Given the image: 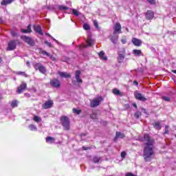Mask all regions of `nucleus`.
Returning a JSON list of instances; mask_svg holds the SVG:
<instances>
[{"label": "nucleus", "mask_w": 176, "mask_h": 176, "mask_svg": "<svg viewBox=\"0 0 176 176\" xmlns=\"http://www.w3.org/2000/svg\"><path fill=\"white\" fill-rule=\"evenodd\" d=\"M118 39H119V36L116 34H113L111 36L110 40L111 41L112 43H117Z\"/></svg>", "instance_id": "obj_18"}, {"label": "nucleus", "mask_w": 176, "mask_h": 176, "mask_svg": "<svg viewBox=\"0 0 176 176\" xmlns=\"http://www.w3.org/2000/svg\"><path fill=\"white\" fill-rule=\"evenodd\" d=\"M0 100H2V96H0Z\"/></svg>", "instance_id": "obj_56"}, {"label": "nucleus", "mask_w": 176, "mask_h": 176, "mask_svg": "<svg viewBox=\"0 0 176 176\" xmlns=\"http://www.w3.org/2000/svg\"><path fill=\"white\" fill-rule=\"evenodd\" d=\"M33 67L36 71H39L41 74H45L46 72V67L41 63H34Z\"/></svg>", "instance_id": "obj_3"}, {"label": "nucleus", "mask_w": 176, "mask_h": 176, "mask_svg": "<svg viewBox=\"0 0 176 176\" xmlns=\"http://www.w3.org/2000/svg\"><path fill=\"white\" fill-rule=\"evenodd\" d=\"M14 49H16V41H12L8 43L7 50H14Z\"/></svg>", "instance_id": "obj_13"}, {"label": "nucleus", "mask_w": 176, "mask_h": 176, "mask_svg": "<svg viewBox=\"0 0 176 176\" xmlns=\"http://www.w3.org/2000/svg\"><path fill=\"white\" fill-rule=\"evenodd\" d=\"M41 54H43L44 56H47L48 57L49 56H50V54L47 53L46 51H42Z\"/></svg>", "instance_id": "obj_40"}, {"label": "nucleus", "mask_w": 176, "mask_h": 176, "mask_svg": "<svg viewBox=\"0 0 176 176\" xmlns=\"http://www.w3.org/2000/svg\"><path fill=\"white\" fill-rule=\"evenodd\" d=\"M29 129H30V130H31L32 131H36V130H37L36 126H35V125H34V124H30V125H29Z\"/></svg>", "instance_id": "obj_30"}, {"label": "nucleus", "mask_w": 176, "mask_h": 176, "mask_svg": "<svg viewBox=\"0 0 176 176\" xmlns=\"http://www.w3.org/2000/svg\"><path fill=\"white\" fill-rule=\"evenodd\" d=\"M116 34H122V25L120 23H116L113 27V35H116Z\"/></svg>", "instance_id": "obj_6"}, {"label": "nucleus", "mask_w": 176, "mask_h": 176, "mask_svg": "<svg viewBox=\"0 0 176 176\" xmlns=\"http://www.w3.org/2000/svg\"><path fill=\"white\" fill-rule=\"evenodd\" d=\"M134 108H137V104L134 103L133 104Z\"/></svg>", "instance_id": "obj_52"}, {"label": "nucleus", "mask_w": 176, "mask_h": 176, "mask_svg": "<svg viewBox=\"0 0 176 176\" xmlns=\"http://www.w3.org/2000/svg\"><path fill=\"white\" fill-rule=\"evenodd\" d=\"M83 28H84V30L87 31V30H90V25H89V24H87V23H85L83 25Z\"/></svg>", "instance_id": "obj_34"}, {"label": "nucleus", "mask_w": 176, "mask_h": 176, "mask_svg": "<svg viewBox=\"0 0 176 176\" xmlns=\"http://www.w3.org/2000/svg\"><path fill=\"white\" fill-rule=\"evenodd\" d=\"M22 41L28 43V45H30V46H34L35 45V42L32 38L30 37H28L27 36H22L21 37Z\"/></svg>", "instance_id": "obj_5"}, {"label": "nucleus", "mask_w": 176, "mask_h": 176, "mask_svg": "<svg viewBox=\"0 0 176 176\" xmlns=\"http://www.w3.org/2000/svg\"><path fill=\"white\" fill-rule=\"evenodd\" d=\"M118 138H124V134L120 132H116L115 140H118Z\"/></svg>", "instance_id": "obj_23"}, {"label": "nucleus", "mask_w": 176, "mask_h": 176, "mask_svg": "<svg viewBox=\"0 0 176 176\" xmlns=\"http://www.w3.org/2000/svg\"><path fill=\"white\" fill-rule=\"evenodd\" d=\"M2 62V58L0 57V63Z\"/></svg>", "instance_id": "obj_54"}, {"label": "nucleus", "mask_w": 176, "mask_h": 176, "mask_svg": "<svg viewBox=\"0 0 176 176\" xmlns=\"http://www.w3.org/2000/svg\"><path fill=\"white\" fill-rule=\"evenodd\" d=\"M154 16H155V14L153 13V12L151 10L147 11L146 14V18L148 20H152V19H153Z\"/></svg>", "instance_id": "obj_15"}, {"label": "nucleus", "mask_w": 176, "mask_h": 176, "mask_svg": "<svg viewBox=\"0 0 176 176\" xmlns=\"http://www.w3.org/2000/svg\"><path fill=\"white\" fill-rule=\"evenodd\" d=\"M75 78L78 83H82L83 80L80 78V70H77L76 72Z\"/></svg>", "instance_id": "obj_14"}, {"label": "nucleus", "mask_w": 176, "mask_h": 176, "mask_svg": "<svg viewBox=\"0 0 176 176\" xmlns=\"http://www.w3.org/2000/svg\"><path fill=\"white\" fill-rule=\"evenodd\" d=\"M149 3H151V5H155V0H147Z\"/></svg>", "instance_id": "obj_43"}, {"label": "nucleus", "mask_w": 176, "mask_h": 176, "mask_svg": "<svg viewBox=\"0 0 176 176\" xmlns=\"http://www.w3.org/2000/svg\"><path fill=\"white\" fill-rule=\"evenodd\" d=\"M58 9H60V10H68V7L64 6H60L58 7Z\"/></svg>", "instance_id": "obj_33"}, {"label": "nucleus", "mask_w": 176, "mask_h": 176, "mask_svg": "<svg viewBox=\"0 0 176 176\" xmlns=\"http://www.w3.org/2000/svg\"><path fill=\"white\" fill-rule=\"evenodd\" d=\"M133 85H135L136 86H138V82L137 81H133Z\"/></svg>", "instance_id": "obj_49"}, {"label": "nucleus", "mask_w": 176, "mask_h": 176, "mask_svg": "<svg viewBox=\"0 0 176 176\" xmlns=\"http://www.w3.org/2000/svg\"><path fill=\"white\" fill-rule=\"evenodd\" d=\"M60 123H62L65 130H69V119L67 116H62L60 118Z\"/></svg>", "instance_id": "obj_2"}, {"label": "nucleus", "mask_w": 176, "mask_h": 176, "mask_svg": "<svg viewBox=\"0 0 176 176\" xmlns=\"http://www.w3.org/2000/svg\"><path fill=\"white\" fill-rule=\"evenodd\" d=\"M94 162V163H98V162H100V157H94L93 158Z\"/></svg>", "instance_id": "obj_37"}, {"label": "nucleus", "mask_w": 176, "mask_h": 176, "mask_svg": "<svg viewBox=\"0 0 176 176\" xmlns=\"http://www.w3.org/2000/svg\"><path fill=\"white\" fill-rule=\"evenodd\" d=\"M50 85L52 86V87H55L56 89H58V87L60 86V81L57 80V78L51 80Z\"/></svg>", "instance_id": "obj_7"}, {"label": "nucleus", "mask_w": 176, "mask_h": 176, "mask_svg": "<svg viewBox=\"0 0 176 176\" xmlns=\"http://www.w3.org/2000/svg\"><path fill=\"white\" fill-rule=\"evenodd\" d=\"M11 34L12 36H16V35H17V33L14 32V31H12Z\"/></svg>", "instance_id": "obj_46"}, {"label": "nucleus", "mask_w": 176, "mask_h": 176, "mask_svg": "<svg viewBox=\"0 0 176 176\" xmlns=\"http://www.w3.org/2000/svg\"><path fill=\"white\" fill-rule=\"evenodd\" d=\"M121 42H122V43L123 45H124V44L126 43V38H122V39L121 40Z\"/></svg>", "instance_id": "obj_45"}, {"label": "nucleus", "mask_w": 176, "mask_h": 176, "mask_svg": "<svg viewBox=\"0 0 176 176\" xmlns=\"http://www.w3.org/2000/svg\"><path fill=\"white\" fill-rule=\"evenodd\" d=\"M51 38H52V39H53V41H54V42H56V43H58V41L57 40H56V38H53V36Z\"/></svg>", "instance_id": "obj_48"}, {"label": "nucleus", "mask_w": 176, "mask_h": 176, "mask_svg": "<svg viewBox=\"0 0 176 176\" xmlns=\"http://www.w3.org/2000/svg\"><path fill=\"white\" fill-rule=\"evenodd\" d=\"M153 125L155 127V129H156V130H160V129H162V125L160 124V122H155L153 123Z\"/></svg>", "instance_id": "obj_21"}, {"label": "nucleus", "mask_w": 176, "mask_h": 176, "mask_svg": "<svg viewBox=\"0 0 176 176\" xmlns=\"http://www.w3.org/2000/svg\"><path fill=\"white\" fill-rule=\"evenodd\" d=\"M13 1L14 0H3L1 2V4L3 6H6V5H9V3H11L13 2Z\"/></svg>", "instance_id": "obj_22"}, {"label": "nucleus", "mask_w": 176, "mask_h": 176, "mask_svg": "<svg viewBox=\"0 0 176 176\" xmlns=\"http://www.w3.org/2000/svg\"><path fill=\"white\" fill-rule=\"evenodd\" d=\"M99 57L101 60H103V61H107V58L105 56V52H104V51L99 52Z\"/></svg>", "instance_id": "obj_20"}, {"label": "nucleus", "mask_w": 176, "mask_h": 176, "mask_svg": "<svg viewBox=\"0 0 176 176\" xmlns=\"http://www.w3.org/2000/svg\"><path fill=\"white\" fill-rule=\"evenodd\" d=\"M91 119H96V114L93 113L91 115Z\"/></svg>", "instance_id": "obj_47"}, {"label": "nucleus", "mask_w": 176, "mask_h": 176, "mask_svg": "<svg viewBox=\"0 0 176 176\" xmlns=\"http://www.w3.org/2000/svg\"><path fill=\"white\" fill-rule=\"evenodd\" d=\"M25 89H27V83L22 82L21 85L17 88L16 93H18V94H21L23 91L25 90Z\"/></svg>", "instance_id": "obj_8"}, {"label": "nucleus", "mask_w": 176, "mask_h": 176, "mask_svg": "<svg viewBox=\"0 0 176 176\" xmlns=\"http://www.w3.org/2000/svg\"><path fill=\"white\" fill-rule=\"evenodd\" d=\"M113 93L116 96H119V94H120V91H119V89H113Z\"/></svg>", "instance_id": "obj_32"}, {"label": "nucleus", "mask_w": 176, "mask_h": 176, "mask_svg": "<svg viewBox=\"0 0 176 176\" xmlns=\"http://www.w3.org/2000/svg\"><path fill=\"white\" fill-rule=\"evenodd\" d=\"M12 108H16L19 105V101L17 100H12L10 104Z\"/></svg>", "instance_id": "obj_25"}, {"label": "nucleus", "mask_w": 176, "mask_h": 176, "mask_svg": "<svg viewBox=\"0 0 176 176\" xmlns=\"http://www.w3.org/2000/svg\"><path fill=\"white\" fill-rule=\"evenodd\" d=\"M44 43L47 45V46H49V47H52V43L45 41Z\"/></svg>", "instance_id": "obj_41"}, {"label": "nucleus", "mask_w": 176, "mask_h": 176, "mask_svg": "<svg viewBox=\"0 0 176 176\" xmlns=\"http://www.w3.org/2000/svg\"><path fill=\"white\" fill-rule=\"evenodd\" d=\"M162 98L164 100V101H170V97L168 96H162Z\"/></svg>", "instance_id": "obj_39"}, {"label": "nucleus", "mask_w": 176, "mask_h": 176, "mask_svg": "<svg viewBox=\"0 0 176 176\" xmlns=\"http://www.w3.org/2000/svg\"><path fill=\"white\" fill-rule=\"evenodd\" d=\"M87 45H80V49H83L84 47H87V46H93V45H94V40L89 37L87 39Z\"/></svg>", "instance_id": "obj_11"}, {"label": "nucleus", "mask_w": 176, "mask_h": 176, "mask_svg": "<svg viewBox=\"0 0 176 176\" xmlns=\"http://www.w3.org/2000/svg\"><path fill=\"white\" fill-rule=\"evenodd\" d=\"M0 23H1V19H0Z\"/></svg>", "instance_id": "obj_58"}, {"label": "nucleus", "mask_w": 176, "mask_h": 176, "mask_svg": "<svg viewBox=\"0 0 176 176\" xmlns=\"http://www.w3.org/2000/svg\"><path fill=\"white\" fill-rule=\"evenodd\" d=\"M142 141L144 143V149L143 152V156H144L145 162H150L151 157L154 154L153 145L155 140L151 139V137L148 134H145Z\"/></svg>", "instance_id": "obj_1"}, {"label": "nucleus", "mask_w": 176, "mask_h": 176, "mask_svg": "<svg viewBox=\"0 0 176 176\" xmlns=\"http://www.w3.org/2000/svg\"><path fill=\"white\" fill-rule=\"evenodd\" d=\"M127 154L124 152V151H122V153H121V157H122V159H124L125 157H126V155Z\"/></svg>", "instance_id": "obj_42"}, {"label": "nucleus", "mask_w": 176, "mask_h": 176, "mask_svg": "<svg viewBox=\"0 0 176 176\" xmlns=\"http://www.w3.org/2000/svg\"><path fill=\"white\" fill-rule=\"evenodd\" d=\"M27 65H30V62H27Z\"/></svg>", "instance_id": "obj_55"}, {"label": "nucleus", "mask_w": 176, "mask_h": 176, "mask_svg": "<svg viewBox=\"0 0 176 176\" xmlns=\"http://www.w3.org/2000/svg\"><path fill=\"white\" fill-rule=\"evenodd\" d=\"M133 54H134V56H138L139 57L140 56H144V54H142V51H141V50H133Z\"/></svg>", "instance_id": "obj_19"}, {"label": "nucleus", "mask_w": 176, "mask_h": 176, "mask_svg": "<svg viewBox=\"0 0 176 176\" xmlns=\"http://www.w3.org/2000/svg\"><path fill=\"white\" fill-rule=\"evenodd\" d=\"M126 31H129V29H128V28H126Z\"/></svg>", "instance_id": "obj_57"}, {"label": "nucleus", "mask_w": 176, "mask_h": 176, "mask_svg": "<svg viewBox=\"0 0 176 176\" xmlns=\"http://www.w3.org/2000/svg\"><path fill=\"white\" fill-rule=\"evenodd\" d=\"M170 129V126H168V125L165 126V131H164V134H168V129Z\"/></svg>", "instance_id": "obj_38"}, {"label": "nucleus", "mask_w": 176, "mask_h": 176, "mask_svg": "<svg viewBox=\"0 0 176 176\" xmlns=\"http://www.w3.org/2000/svg\"><path fill=\"white\" fill-rule=\"evenodd\" d=\"M141 112L137 111L136 113H135V118H136V119H138L141 116Z\"/></svg>", "instance_id": "obj_35"}, {"label": "nucleus", "mask_w": 176, "mask_h": 176, "mask_svg": "<svg viewBox=\"0 0 176 176\" xmlns=\"http://www.w3.org/2000/svg\"><path fill=\"white\" fill-rule=\"evenodd\" d=\"M33 120L36 123H39V122H42V118L38 116H35L33 118Z\"/></svg>", "instance_id": "obj_28"}, {"label": "nucleus", "mask_w": 176, "mask_h": 176, "mask_svg": "<svg viewBox=\"0 0 176 176\" xmlns=\"http://www.w3.org/2000/svg\"><path fill=\"white\" fill-rule=\"evenodd\" d=\"M172 72H173V74H176V69L175 70H172Z\"/></svg>", "instance_id": "obj_53"}, {"label": "nucleus", "mask_w": 176, "mask_h": 176, "mask_svg": "<svg viewBox=\"0 0 176 176\" xmlns=\"http://www.w3.org/2000/svg\"><path fill=\"white\" fill-rule=\"evenodd\" d=\"M72 12H73V14H74V16H79V11H78L75 9H73Z\"/></svg>", "instance_id": "obj_36"}, {"label": "nucleus", "mask_w": 176, "mask_h": 176, "mask_svg": "<svg viewBox=\"0 0 176 176\" xmlns=\"http://www.w3.org/2000/svg\"><path fill=\"white\" fill-rule=\"evenodd\" d=\"M118 63H122L124 60V54H120L118 57Z\"/></svg>", "instance_id": "obj_27"}, {"label": "nucleus", "mask_w": 176, "mask_h": 176, "mask_svg": "<svg viewBox=\"0 0 176 176\" xmlns=\"http://www.w3.org/2000/svg\"><path fill=\"white\" fill-rule=\"evenodd\" d=\"M34 30L35 32H37L40 35H43V32L42 31V29L41 28V26L34 25Z\"/></svg>", "instance_id": "obj_16"}, {"label": "nucleus", "mask_w": 176, "mask_h": 176, "mask_svg": "<svg viewBox=\"0 0 176 176\" xmlns=\"http://www.w3.org/2000/svg\"><path fill=\"white\" fill-rule=\"evenodd\" d=\"M21 32H23L24 34H28V32H31L32 30H31V25H29L28 26V30L21 29Z\"/></svg>", "instance_id": "obj_24"}, {"label": "nucleus", "mask_w": 176, "mask_h": 176, "mask_svg": "<svg viewBox=\"0 0 176 176\" xmlns=\"http://www.w3.org/2000/svg\"><path fill=\"white\" fill-rule=\"evenodd\" d=\"M135 97L136 100H139V101H142L143 102L147 100L146 98L140 93H135Z\"/></svg>", "instance_id": "obj_10"}, {"label": "nucleus", "mask_w": 176, "mask_h": 176, "mask_svg": "<svg viewBox=\"0 0 176 176\" xmlns=\"http://www.w3.org/2000/svg\"><path fill=\"white\" fill-rule=\"evenodd\" d=\"M53 100H48L42 104V108L43 109H49V108H52L53 107Z\"/></svg>", "instance_id": "obj_9"}, {"label": "nucleus", "mask_w": 176, "mask_h": 176, "mask_svg": "<svg viewBox=\"0 0 176 176\" xmlns=\"http://www.w3.org/2000/svg\"><path fill=\"white\" fill-rule=\"evenodd\" d=\"M54 141H56L54 138L48 137L46 138V142H48L49 144H53V142H54Z\"/></svg>", "instance_id": "obj_26"}, {"label": "nucleus", "mask_w": 176, "mask_h": 176, "mask_svg": "<svg viewBox=\"0 0 176 176\" xmlns=\"http://www.w3.org/2000/svg\"><path fill=\"white\" fill-rule=\"evenodd\" d=\"M102 101V97L100 96L96 98L91 101V107L92 108H96V107H98L100 105V102Z\"/></svg>", "instance_id": "obj_4"}, {"label": "nucleus", "mask_w": 176, "mask_h": 176, "mask_svg": "<svg viewBox=\"0 0 176 176\" xmlns=\"http://www.w3.org/2000/svg\"><path fill=\"white\" fill-rule=\"evenodd\" d=\"M16 75H21L22 76H25V78H28V75L25 74L24 72H16Z\"/></svg>", "instance_id": "obj_29"}, {"label": "nucleus", "mask_w": 176, "mask_h": 176, "mask_svg": "<svg viewBox=\"0 0 176 176\" xmlns=\"http://www.w3.org/2000/svg\"><path fill=\"white\" fill-rule=\"evenodd\" d=\"M94 25L96 26V28H98V23H97V21H94Z\"/></svg>", "instance_id": "obj_44"}, {"label": "nucleus", "mask_w": 176, "mask_h": 176, "mask_svg": "<svg viewBox=\"0 0 176 176\" xmlns=\"http://www.w3.org/2000/svg\"><path fill=\"white\" fill-rule=\"evenodd\" d=\"M73 112L76 114V115H79L80 113V112H82V110L80 109H73Z\"/></svg>", "instance_id": "obj_31"}, {"label": "nucleus", "mask_w": 176, "mask_h": 176, "mask_svg": "<svg viewBox=\"0 0 176 176\" xmlns=\"http://www.w3.org/2000/svg\"><path fill=\"white\" fill-rule=\"evenodd\" d=\"M58 74L60 76V78H71V75L67 72H58Z\"/></svg>", "instance_id": "obj_17"}, {"label": "nucleus", "mask_w": 176, "mask_h": 176, "mask_svg": "<svg viewBox=\"0 0 176 176\" xmlns=\"http://www.w3.org/2000/svg\"><path fill=\"white\" fill-rule=\"evenodd\" d=\"M82 149H84V151H87V147L83 146V147H82Z\"/></svg>", "instance_id": "obj_51"}, {"label": "nucleus", "mask_w": 176, "mask_h": 176, "mask_svg": "<svg viewBox=\"0 0 176 176\" xmlns=\"http://www.w3.org/2000/svg\"><path fill=\"white\" fill-rule=\"evenodd\" d=\"M45 35H47V36H50V38L52 37L49 33H46Z\"/></svg>", "instance_id": "obj_50"}, {"label": "nucleus", "mask_w": 176, "mask_h": 176, "mask_svg": "<svg viewBox=\"0 0 176 176\" xmlns=\"http://www.w3.org/2000/svg\"><path fill=\"white\" fill-rule=\"evenodd\" d=\"M132 43H133V45L135 46H138L140 47L141 46V45H142V41H141V40L137 38H133L131 40Z\"/></svg>", "instance_id": "obj_12"}]
</instances>
